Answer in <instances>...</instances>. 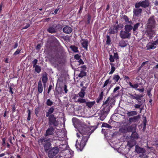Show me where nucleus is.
<instances>
[{"mask_svg": "<svg viewBox=\"0 0 158 158\" xmlns=\"http://www.w3.org/2000/svg\"><path fill=\"white\" fill-rule=\"evenodd\" d=\"M91 15L89 14L87 15V23L88 24H89L90 23L91 19Z\"/></svg>", "mask_w": 158, "mask_h": 158, "instance_id": "nucleus-54", "label": "nucleus"}, {"mask_svg": "<svg viewBox=\"0 0 158 158\" xmlns=\"http://www.w3.org/2000/svg\"><path fill=\"white\" fill-rule=\"evenodd\" d=\"M136 130H134L133 131H132V132L131 136V138H133V139H138L139 138V136L138 134L136 132Z\"/></svg>", "mask_w": 158, "mask_h": 158, "instance_id": "nucleus-20", "label": "nucleus"}, {"mask_svg": "<svg viewBox=\"0 0 158 158\" xmlns=\"http://www.w3.org/2000/svg\"><path fill=\"white\" fill-rule=\"evenodd\" d=\"M135 151L138 153H142L143 151V148L139 147H137V146L135 147Z\"/></svg>", "mask_w": 158, "mask_h": 158, "instance_id": "nucleus-43", "label": "nucleus"}, {"mask_svg": "<svg viewBox=\"0 0 158 158\" xmlns=\"http://www.w3.org/2000/svg\"><path fill=\"white\" fill-rule=\"evenodd\" d=\"M102 127H106L109 129H111L112 128L111 125L106 123H103L102 125Z\"/></svg>", "mask_w": 158, "mask_h": 158, "instance_id": "nucleus-46", "label": "nucleus"}, {"mask_svg": "<svg viewBox=\"0 0 158 158\" xmlns=\"http://www.w3.org/2000/svg\"><path fill=\"white\" fill-rule=\"evenodd\" d=\"M136 140L133 139H131L128 141L127 145L130 148H131L136 145Z\"/></svg>", "mask_w": 158, "mask_h": 158, "instance_id": "nucleus-22", "label": "nucleus"}, {"mask_svg": "<svg viewBox=\"0 0 158 158\" xmlns=\"http://www.w3.org/2000/svg\"><path fill=\"white\" fill-rule=\"evenodd\" d=\"M153 29H148L145 31V34L149 37V39H151L153 37V35L154 33V31Z\"/></svg>", "mask_w": 158, "mask_h": 158, "instance_id": "nucleus-14", "label": "nucleus"}, {"mask_svg": "<svg viewBox=\"0 0 158 158\" xmlns=\"http://www.w3.org/2000/svg\"><path fill=\"white\" fill-rule=\"evenodd\" d=\"M43 90V87L41 80H40L38 82V90L39 93H42Z\"/></svg>", "mask_w": 158, "mask_h": 158, "instance_id": "nucleus-28", "label": "nucleus"}, {"mask_svg": "<svg viewBox=\"0 0 158 158\" xmlns=\"http://www.w3.org/2000/svg\"><path fill=\"white\" fill-rule=\"evenodd\" d=\"M131 35V33H128L125 30H121L119 33V35L122 39L130 38Z\"/></svg>", "mask_w": 158, "mask_h": 158, "instance_id": "nucleus-12", "label": "nucleus"}, {"mask_svg": "<svg viewBox=\"0 0 158 158\" xmlns=\"http://www.w3.org/2000/svg\"><path fill=\"white\" fill-rule=\"evenodd\" d=\"M141 105L139 104H135V105H134V107L136 109H139L141 107Z\"/></svg>", "mask_w": 158, "mask_h": 158, "instance_id": "nucleus-63", "label": "nucleus"}, {"mask_svg": "<svg viewBox=\"0 0 158 158\" xmlns=\"http://www.w3.org/2000/svg\"><path fill=\"white\" fill-rule=\"evenodd\" d=\"M136 130V126L133 125L129 126H124L122 127L119 129L121 132L123 133H126L127 132L133 131Z\"/></svg>", "mask_w": 158, "mask_h": 158, "instance_id": "nucleus-7", "label": "nucleus"}, {"mask_svg": "<svg viewBox=\"0 0 158 158\" xmlns=\"http://www.w3.org/2000/svg\"><path fill=\"white\" fill-rule=\"evenodd\" d=\"M38 142L40 146H42L44 147L46 152H48L50 149L51 146L50 138L41 137L38 140Z\"/></svg>", "mask_w": 158, "mask_h": 158, "instance_id": "nucleus-3", "label": "nucleus"}, {"mask_svg": "<svg viewBox=\"0 0 158 158\" xmlns=\"http://www.w3.org/2000/svg\"><path fill=\"white\" fill-rule=\"evenodd\" d=\"M127 43L128 41H125L122 40L119 42V45L121 48H124L127 46Z\"/></svg>", "mask_w": 158, "mask_h": 158, "instance_id": "nucleus-27", "label": "nucleus"}, {"mask_svg": "<svg viewBox=\"0 0 158 158\" xmlns=\"http://www.w3.org/2000/svg\"><path fill=\"white\" fill-rule=\"evenodd\" d=\"M124 79L126 80V82L129 85L130 87L131 88L134 89L135 90L138 91L140 93H143L144 91V88L143 86L141 87V88H138L139 85H141V83H136L134 85L130 81H128L127 80H129L130 78L127 76H125L124 77Z\"/></svg>", "mask_w": 158, "mask_h": 158, "instance_id": "nucleus-4", "label": "nucleus"}, {"mask_svg": "<svg viewBox=\"0 0 158 158\" xmlns=\"http://www.w3.org/2000/svg\"><path fill=\"white\" fill-rule=\"evenodd\" d=\"M42 79L44 85L45 86L48 80L47 74L46 73L43 74L42 77Z\"/></svg>", "mask_w": 158, "mask_h": 158, "instance_id": "nucleus-21", "label": "nucleus"}, {"mask_svg": "<svg viewBox=\"0 0 158 158\" xmlns=\"http://www.w3.org/2000/svg\"><path fill=\"white\" fill-rule=\"evenodd\" d=\"M38 61L36 59H35L32 61V64H33V67H35V66L37 65V63Z\"/></svg>", "mask_w": 158, "mask_h": 158, "instance_id": "nucleus-55", "label": "nucleus"}, {"mask_svg": "<svg viewBox=\"0 0 158 158\" xmlns=\"http://www.w3.org/2000/svg\"><path fill=\"white\" fill-rule=\"evenodd\" d=\"M47 31L50 33L54 34L57 32V31L56 29V27H55L54 24L50 25L47 29Z\"/></svg>", "mask_w": 158, "mask_h": 158, "instance_id": "nucleus-13", "label": "nucleus"}, {"mask_svg": "<svg viewBox=\"0 0 158 158\" xmlns=\"http://www.w3.org/2000/svg\"><path fill=\"white\" fill-rule=\"evenodd\" d=\"M115 59L114 58V56L112 55H110L109 60L110 62V63H113V62L114 61Z\"/></svg>", "mask_w": 158, "mask_h": 158, "instance_id": "nucleus-50", "label": "nucleus"}, {"mask_svg": "<svg viewBox=\"0 0 158 158\" xmlns=\"http://www.w3.org/2000/svg\"><path fill=\"white\" fill-rule=\"evenodd\" d=\"M89 137V135L83 136L80 143H77V140L75 145L77 150L79 149L81 151L82 150L84 147Z\"/></svg>", "mask_w": 158, "mask_h": 158, "instance_id": "nucleus-5", "label": "nucleus"}, {"mask_svg": "<svg viewBox=\"0 0 158 158\" xmlns=\"http://www.w3.org/2000/svg\"><path fill=\"white\" fill-rule=\"evenodd\" d=\"M142 10L141 8L134 9L133 11V15L135 17H139L141 15Z\"/></svg>", "mask_w": 158, "mask_h": 158, "instance_id": "nucleus-15", "label": "nucleus"}, {"mask_svg": "<svg viewBox=\"0 0 158 158\" xmlns=\"http://www.w3.org/2000/svg\"><path fill=\"white\" fill-rule=\"evenodd\" d=\"M156 26V21L154 18V16H151L148 19L147 24L148 29H154Z\"/></svg>", "mask_w": 158, "mask_h": 158, "instance_id": "nucleus-8", "label": "nucleus"}, {"mask_svg": "<svg viewBox=\"0 0 158 158\" xmlns=\"http://www.w3.org/2000/svg\"><path fill=\"white\" fill-rule=\"evenodd\" d=\"M106 44L108 45H109L110 44L111 40L110 38V36L109 35H107L106 36Z\"/></svg>", "mask_w": 158, "mask_h": 158, "instance_id": "nucleus-48", "label": "nucleus"}, {"mask_svg": "<svg viewBox=\"0 0 158 158\" xmlns=\"http://www.w3.org/2000/svg\"><path fill=\"white\" fill-rule=\"evenodd\" d=\"M123 19L124 20V21L125 22H127V21H128V20L129 19V18L126 15H124L123 16Z\"/></svg>", "mask_w": 158, "mask_h": 158, "instance_id": "nucleus-61", "label": "nucleus"}, {"mask_svg": "<svg viewBox=\"0 0 158 158\" xmlns=\"http://www.w3.org/2000/svg\"><path fill=\"white\" fill-rule=\"evenodd\" d=\"M116 26L117 27L118 30H121L123 27V25L122 23H119V24H116Z\"/></svg>", "mask_w": 158, "mask_h": 158, "instance_id": "nucleus-49", "label": "nucleus"}, {"mask_svg": "<svg viewBox=\"0 0 158 158\" xmlns=\"http://www.w3.org/2000/svg\"><path fill=\"white\" fill-rule=\"evenodd\" d=\"M140 6H141V1L136 2L135 4V7L136 8L138 9Z\"/></svg>", "mask_w": 158, "mask_h": 158, "instance_id": "nucleus-53", "label": "nucleus"}, {"mask_svg": "<svg viewBox=\"0 0 158 158\" xmlns=\"http://www.w3.org/2000/svg\"><path fill=\"white\" fill-rule=\"evenodd\" d=\"M86 73L84 71H81L80 73L78 74V77L81 78L83 77L86 76Z\"/></svg>", "mask_w": 158, "mask_h": 158, "instance_id": "nucleus-41", "label": "nucleus"}, {"mask_svg": "<svg viewBox=\"0 0 158 158\" xmlns=\"http://www.w3.org/2000/svg\"><path fill=\"white\" fill-rule=\"evenodd\" d=\"M102 106L103 108L101 110L108 114L110 111V106L107 105L106 106Z\"/></svg>", "mask_w": 158, "mask_h": 158, "instance_id": "nucleus-29", "label": "nucleus"}, {"mask_svg": "<svg viewBox=\"0 0 158 158\" xmlns=\"http://www.w3.org/2000/svg\"><path fill=\"white\" fill-rule=\"evenodd\" d=\"M137 114V112L136 111H128L127 113V115L128 117L133 116Z\"/></svg>", "mask_w": 158, "mask_h": 158, "instance_id": "nucleus-34", "label": "nucleus"}, {"mask_svg": "<svg viewBox=\"0 0 158 158\" xmlns=\"http://www.w3.org/2000/svg\"><path fill=\"white\" fill-rule=\"evenodd\" d=\"M115 30L114 25H112L110 27L109 30V33L110 34H115V33H117L116 31Z\"/></svg>", "mask_w": 158, "mask_h": 158, "instance_id": "nucleus-33", "label": "nucleus"}, {"mask_svg": "<svg viewBox=\"0 0 158 158\" xmlns=\"http://www.w3.org/2000/svg\"><path fill=\"white\" fill-rule=\"evenodd\" d=\"M54 110V108L51 107L46 112V116L48 117V125H53L54 126L57 127L59 125V122L57 119V118L53 114Z\"/></svg>", "mask_w": 158, "mask_h": 158, "instance_id": "nucleus-2", "label": "nucleus"}, {"mask_svg": "<svg viewBox=\"0 0 158 158\" xmlns=\"http://www.w3.org/2000/svg\"><path fill=\"white\" fill-rule=\"evenodd\" d=\"M81 57V56L78 54H76L74 56V58L77 60H79Z\"/></svg>", "mask_w": 158, "mask_h": 158, "instance_id": "nucleus-57", "label": "nucleus"}, {"mask_svg": "<svg viewBox=\"0 0 158 158\" xmlns=\"http://www.w3.org/2000/svg\"><path fill=\"white\" fill-rule=\"evenodd\" d=\"M54 25H55V27H56V29L57 31L58 30L61 29L62 28V26L60 24H54Z\"/></svg>", "mask_w": 158, "mask_h": 158, "instance_id": "nucleus-52", "label": "nucleus"}, {"mask_svg": "<svg viewBox=\"0 0 158 158\" xmlns=\"http://www.w3.org/2000/svg\"><path fill=\"white\" fill-rule=\"evenodd\" d=\"M70 48L71 50L74 52H79V51L78 50V48L77 47L74 45H71L70 46Z\"/></svg>", "mask_w": 158, "mask_h": 158, "instance_id": "nucleus-36", "label": "nucleus"}, {"mask_svg": "<svg viewBox=\"0 0 158 158\" xmlns=\"http://www.w3.org/2000/svg\"><path fill=\"white\" fill-rule=\"evenodd\" d=\"M111 82V81H110L109 79H107L104 83V84L102 86V88L106 87V86L108 84H110Z\"/></svg>", "mask_w": 158, "mask_h": 158, "instance_id": "nucleus-40", "label": "nucleus"}, {"mask_svg": "<svg viewBox=\"0 0 158 158\" xmlns=\"http://www.w3.org/2000/svg\"><path fill=\"white\" fill-rule=\"evenodd\" d=\"M28 117L27 118V120L30 121L31 119V111L30 110L28 109Z\"/></svg>", "mask_w": 158, "mask_h": 158, "instance_id": "nucleus-58", "label": "nucleus"}, {"mask_svg": "<svg viewBox=\"0 0 158 158\" xmlns=\"http://www.w3.org/2000/svg\"><path fill=\"white\" fill-rule=\"evenodd\" d=\"M95 103V102L94 101L86 102L85 104L86 106L88 108H91L94 105Z\"/></svg>", "mask_w": 158, "mask_h": 158, "instance_id": "nucleus-31", "label": "nucleus"}, {"mask_svg": "<svg viewBox=\"0 0 158 158\" xmlns=\"http://www.w3.org/2000/svg\"><path fill=\"white\" fill-rule=\"evenodd\" d=\"M113 56L115 59L116 61L117 62V61L119 59V56L118 53L117 52L114 53V55Z\"/></svg>", "mask_w": 158, "mask_h": 158, "instance_id": "nucleus-51", "label": "nucleus"}, {"mask_svg": "<svg viewBox=\"0 0 158 158\" xmlns=\"http://www.w3.org/2000/svg\"><path fill=\"white\" fill-rule=\"evenodd\" d=\"M111 87L112 86L111 85L109 88L107 89L106 86V87L103 88V89H102L101 92L103 91V92L104 93V91H106V94H107L108 93Z\"/></svg>", "mask_w": 158, "mask_h": 158, "instance_id": "nucleus-44", "label": "nucleus"}, {"mask_svg": "<svg viewBox=\"0 0 158 158\" xmlns=\"http://www.w3.org/2000/svg\"><path fill=\"white\" fill-rule=\"evenodd\" d=\"M72 31V28L71 27L68 26H66L63 29V32L67 34H69L71 33Z\"/></svg>", "mask_w": 158, "mask_h": 158, "instance_id": "nucleus-17", "label": "nucleus"}, {"mask_svg": "<svg viewBox=\"0 0 158 158\" xmlns=\"http://www.w3.org/2000/svg\"><path fill=\"white\" fill-rule=\"evenodd\" d=\"M108 114L102 110L100 111L99 113V118L101 121H103L106 118V116Z\"/></svg>", "mask_w": 158, "mask_h": 158, "instance_id": "nucleus-18", "label": "nucleus"}, {"mask_svg": "<svg viewBox=\"0 0 158 158\" xmlns=\"http://www.w3.org/2000/svg\"><path fill=\"white\" fill-rule=\"evenodd\" d=\"M58 53L50 59L52 64L54 67H58L59 64H64L66 60V55L63 48L60 46Z\"/></svg>", "mask_w": 158, "mask_h": 158, "instance_id": "nucleus-1", "label": "nucleus"}, {"mask_svg": "<svg viewBox=\"0 0 158 158\" xmlns=\"http://www.w3.org/2000/svg\"><path fill=\"white\" fill-rule=\"evenodd\" d=\"M35 68V70L36 72L39 73L41 71V67L39 65L35 66L33 67Z\"/></svg>", "mask_w": 158, "mask_h": 158, "instance_id": "nucleus-39", "label": "nucleus"}, {"mask_svg": "<svg viewBox=\"0 0 158 158\" xmlns=\"http://www.w3.org/2000/svg\"><path fill=\"white\" fill-rule=\"evenodd\" d=\"M140 118V116L139 115L133 116L129 118V122L130 123H135L137 122Z\"/></svg>", "mask_w": 158, "mask_h": 158, "instance_id": "nucleus-16", "label": "nucleus"}, {"mask_svg": "<svg viewBox=\"0 0 158 158\" xmlns=\"http://www.w3.org/2000/svg\"><path fill=\"white\" fill-rule=\"evenodd\" d=\"M81 98H79L76 101V102H79L80 103H85L86 102V100L85 99Z\"/></svg>", "mask_w": 158, "mask_h": 158, "instance_id": "nucleus-42", "label": "nucleus"}, {"mask_svg": "<svg viewBox=\"0 0 158 158\" xmlns=\"http://www.w3.org/2000/svg\"><path fill=\"white\" fill-rule=\"evenodd\" d=\"M110 64L111 65V71L109 73V74H111L113 73L115 70V68L114 66V64L113 63H110Z\"/></svg>", "mask_w": 158, "mask_h": 158, "instance_id": "nucleus-37", "label": "nucleus"}, {"mask_svg": "<svg viewBox=\"0 0 158 158\" xmlns=\"http://www.w3.org/2000/svg\"><path fill=\"white\" fill-rule=\"evenodd\" d=\"M133 26L131 25L127 24L124 27V30L128 33H131L130 32L132 29Z\"/></svg>", "mask_w": 158, "mask_h": 158, "instance_id": "nucleus-25", "label": "nucleus"}, {"mask_svg": "<svg viewBox=\"0 0 158 158\" xmlns=\"http://www.w3.org/2000/svg\"><path fill=\"white\" fill-rule=\"evenodd\" d=\"M49 127L46 130L45 133L44 134L45 136L52 135L54 134L55 131V128H54L56 127H57L54 126L53 125H49Z\"/></svg>", "mask_w": 158, "mask_h": 158, "instance_id": "nucleus-11", "label": "nucleus"}, {"mask_svg": "<svg viewBox=\"0 0 158 158\" xmlns=\"http://www.w3.org/2000/svg\"><path fill=\"white\" fill-rule=\"evenodd\" d=\"M21 51V49H18V48L17 49V50L13 54V55H16L20 53V52Z\"/></svg>", "mask_w": 158, "mask_h": 158, "instance_id": "nucleus-59", "label": "nucleus"}, {"mask_svg": "<svg viewBox=\"0 0 158 158\" xmlns=\"http://www.w3.org/2000/svg\"><path fill=\"white\" fill-rule=\"evenodd\" d=\"M53 42L55 44V47H57L60 46V44L59 41L56 37H53Z\"/></svg>", "mask_w": 158, "mask_h": 158, "instance_id": "nucleus-38", "label": "nucleus"}, {"mask_svg": "<svg viewBox=\"0 0 158 158\" xmlns=\"http://www.w3.org/2000/svg\"><path fill=\"white\" fill-rule=\"evenodd\" d=\"M120 79V77L118 74H114L113 77V79L114 80V84L117 82Z\"/></svg>", "mask_w": 158, "mask_h": 158, "instance_id": "nucleus-35", "label": "nucleus"}, {"mask_svg": "<svg viewBox=\"0 0 158 158\" xmlns=\"http://www.w3.org/2000/svg\"><path fill=\"white\" fill-rule=\"evenodd\" d=\"M156 45V43L154 42L152 43L150 42L147 45V49L148 50L154 49L156 47V46H155Z\"/></svg>", "mask_w": 158, "mask_h": 158, "instance_id": "nucleus-19", "label": "nucleus"}, {"mask_svg": "<svg viewBox=\"0 0 158 158\" xmlns=\"http://www.w3.org/2000/svg\"><path fill=\"white\" fill-rule=\"evenodd\" d=\"M48 156L50 158L55 156L59 152V149L57 147H54L49 150Z\"/></svg>", "mask_w": 158, "mask_h": 158, "instance_id": "nucleus-10", "label": "nucleus"}, {"mask_svg": "<svg viewBox=\"0 0 158 158\" xmlns=\"http://www.w3.org/2000/svg\"><path fill=\"white\" fill-rule=\"evenodd\" d=\"M129 95L131 99L137 100V102L138 104L142 105L145 101V100H142L141 99V98L143 97V95L142 94H136V93L134 94L129 93Z\"/></svg>", "mask_w": 158, "mask_h": 158, "instance_id": "nucleus-6", "label": "nucleus"}, {"mask_svg": "<svg viewBox=\"0 0 158 158\" xmlns=\"http://www.w3.org/2000/svg\"><path fill=\"white\" fill-rule=\"evenodd\" d=\"M112 98L108 97L106 100L104 102H103L102 106H106L107 105H110V106L111 105L112 102H111V101L112 100Z\"/></svg>", "mask_w": 158, "mask_h": 158, "instance_id": "nucleus-26", "label": "nucleus"}, {"mask_svg": "<svg viewBox=\"0 0 158 158\" xmlns=\"http://www.w3.org/2000/svg\"><path fill=\"white\" fill-rule=\"evenodd\" d=\"M85 88L81 89V91L78 93V94L79 96L81 98H83L85 95Z\"/></svg>", "mask_w": 158, "mask_h": 158, "instance_id": "nucleus-32", "label": "nucleus"}, {"mask_svg": "<svg viewBox=\"0 0 158 158\" xmlns=\"http://www.w3.org/2000/svg\"><path fill=\"white\" fill-rule=\"evenodd\" d=\"M140 25V23H138L135 24L133 27L132 30L133 31H135L136 30H137L138 28V27Z\"/></svg>", "mask_w": 158, "mask_h": 158, "instance_id": "nucleus-45", "label": "nucleus"}, {"mask_svg": "<svg viewBox=\"0 0 158 158\" xmlns=\"http://www.w3.org/2000/svg\"><path fill=\"white\" fill-rule=\"evenodd\" d=\"M139 157L141 158H147L148 157L145 154L142 153L140 155Z\"/></svg>", "mask_w": 158, "mask_h": 158, "instance_id": "nucleus-64", "label": "nucleus"}, {"mask_svg": "<svg viewBox=\"0 0 158 158\" xmlns=\"http://www.w3.org/2000/svg\"><path fill=\"white\" fill-rule=\"evenodd\" d=\"M89 130V128L88 127H81L79 128V131L82 135H89V137L90 134L94 131L92 130L90 132Z\"/></svg>", "mask_w": 158, "mask_h": 158, "instance_id": "nucleus-9", "label": "nucleus"}, {"mask_svg": "<svg viewBox=\"0 0 158 158\" xmlns=\"http://www.w3.org/2000/svg\"><path fill=\"white\" fill-rule=\"evenodd\" d=\"M141 7L145 8L148 7L150 4L149 1L148 0H145L141 1Z\"/></svg>", "mask_w": 158, "mask_h": 158, "instance_id": "nucleus-24", "label": "nucleus"}, {"mask_svg": "<svg viewBox=\"0 0 158 158\" xmlns=\"http://www.w3.org/2000/svg\"><path fill=\"white\" fill-rule=\"evenodd\" d=\"M40 111V108L39 107H38L35 109V114L37 116V114L39 113Z\"/></svg>", "mask_w": 158, "mask_h": 158, "instance_id": "nucleus-62", "label": "nucleus"}, {"mask_svg": "<svg viewBox=\"0 0 158 158\" xmlns=\"http://www.w3.org/2000/svg\"><path fill=\"white\" fill-rule=\"evenodd\" d=\"M120 89V87L117 86L115 88L113 91V93H115L116 92Z\"/></svg>", "mask_w": 158, "mask_h": 158, "instance_id": "nucleus-60", "label": "nucleus"}, {"mask_svg": "<svg viewBox=\"0 0 158 158\" xmlns=\"http://www.w3.org/2000/svg\"><path fill=\"white\" fill-rule=\"evenodd\" d=\"M81 40L83 41V42L81 43V44L82 47L84 48L85 50H88V40H86L83 39H81Z\"/></svg>", "mask_w": 158, "mask_h": 158, "instance_id": "nucleus-23", "label": "nucleus"}, {"mask_svg": "<svg viewBox=\"0 0 158 158\" xmlns=\"http://www.w3.org/2000/svg\"><path fill=\"white\" fill-rule=\"evenodd\" d=\"M47 106H51L53 104V102L50 99H47L46 102Z\"/></svg>", "mask_w": 158, "mask_h": 158, "instance_id": "nucleus-47", "label": "nucleus"}, {"mask_svg": "<svg viewBox=\"0 0 158 158\" xmlns=\"http://www.w3.org/2000/svg\"><path fill=\"white\" fill-rule=\"evenodd\" d=\"M16 104L15 103H14L12 105V114H13L14 112H15L16 110V107L15 106Z\"/></svg>", "mask_w": 158, "mask_h": 158, "instance_id": "nucleus-56", "label": "nucleus"}, {"mask_svg": "<svg viewBox=\"0 0 158 158\" xmlns=\"http://www.w3.org/2000/svg\"><path fill=\"white\" fill-rule=\"evenodd\" d=\"M103 95L104 94L103 91L101 92L99 94V96L96 100V102L97 103H99L102 99Z\"/></svg>", "mask_w": 158, "mask_h": 158, "instance_id": "nucleus-30", "label": "nucleus"}]
</instances>
